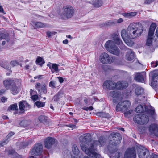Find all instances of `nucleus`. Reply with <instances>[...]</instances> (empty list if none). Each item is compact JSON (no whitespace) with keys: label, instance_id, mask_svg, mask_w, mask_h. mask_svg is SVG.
Here are the masks:
<instances>
[{"label":"nucleus","instance_id":"obj_1","mask_svg":"<svg viewBox=\"0 0 158 158\" xmlns=\"http://www.w3.org/2000/svg\"><path fill=\"white\" fill-rule=\"evenodd\" d=\"M143 29L141 24L133 23L130 24L127 31L125 29L121 31V35L124 40L128 38H135L141 35Z\"/></svg>","mask_w":158,"mask_h":158},{"label":"nucleus","instance_id":"obj_49","mask_svg":"<svg viewBox=\"0 0 158 158\" xmlns=\"http://www.w3.org/2000/svg\"><path fill=\"white\" fill-rule=\"evenodd\" d=\"M8 35V34L0 33V40L5 39Z\"/></svg>","mask_w":158,"mask_h":158},{"label":"nucleus","instance_id":"obj_51","mask_svg":"<svg viewBox=\"0 0 158 158\" xmlns=\"http://www.w3.org/2000/svg\"><path fill=\"white\" fill-rule=\"evenodd\" d=\"M10 64L12 67H14L17 65H18L19 62L15 60L11 61L10 63Z\"/></svg>","mask_w":158,"mask_h":158},{"label":"nucleus","instance_id":"obj_30","mask_svg":"<svg viewBox=\"0 0 158 158\" xmlns=\"http://www.w3.org/2000/svg\"><path fill=\"white\" fill-rule=\"evenodd\" d=\"M36 63L37 64L42 67L43 65L44 64L45 61L41 57H38L36 60Z\"/></svg>","mask_w":158,"mask_h":158},{"label":"nucleus","instance_id":"obj_63","mask_svg":"<svg viewBox=\"0 0 158 158\" xmlns=\"http://www.w3.org/2000/svg\"><path fill=\"white\" fill-rule=\"evenodd\" d=\"M5 40H6L7 42V43H8L9 44H10L11 43L10 37L8 34V35L6 37Z\"/></svg>","mask_w":158,"mask_h":158},{"label":"nucleus","instance_id":"obj_46","mask_svg":"<svg viewBox=\"0 0 158 158\" xmlns=\"http://www.w3.org/2000/svg\"><path fill=\"white\" fill-rule=\"evenodd\" d=\"M153 38L150 37H148L146 44L148 46H150L152 44V41Z\"/></svg>","mask_w":158,"mask_h":158},{"label":"nucleus","instance_id":"obj_37","mask_svg":"<svg viewBox=\"0 0 158 158\" xmlns=\"http://www.w3.org/2000/svg\"><path fill=\"white\" fill-rule=\"evenodd\" d=\"M18 110V106L17 103H15L10 105L8 108V110L10 111L11 110Z\"/></svg>","mask_w":158,"mask_h":158},{"label":"nucleus","instance_id":"obj_45","mask_svg":"<svg viewBox=\"0 0 158 158\" xmlns=\"http://www.w3.org/2000/svg\"><path fill=\"white\" fill-rule=\"evenodd\" d=\"M121 81H119L116 83L115 89L123 90V87Z\"/></svg>","mask_w":158,"mask_h":158},{"label":"nucleus","instance_id":"obj_9","mask_svg":"<svg viewBox=\"0 0 158 158\" xmlns=\"http://www.w3.org/2000/svg\"><path fill=\"white\" fill-rule=\"evenodd\" d=\"M152 78L151 85L153 88H156L158 85V71H154L150 74Z\"/></svg>","mask_w":158,"mask_h":158},{"label":"nucleus","instance_id":"obj_43","mask_svg":"<svg viewBox=\"0 0 158 158\" xmlns=\"http://www.w3.org/2000/svg\"><path fill=\"white\" fill-rule=\"evenodd\" d=\"M32 92H31L30 93V94L31 97V99L34 101H35L37 99H39L38 98V95H32V94L33 93V94H35V93H36V91L32 90Z\"/></svg>","mask_w":158,"mask_h":158},{"label":"nucleus","instance_id":"obj_17","mask_svg":"<svg viewBox=\"0 0 158 158\" xmlns=\"http://www.w3.org/2000/svg\"><path fill=\"white\" fill-rule=\"evenodd\" d=\"M103 85L109 89H115L116 83L110 80H107L104 82Z\"/></svg>","mask_w":158,"mask_h":158},{"label":"nucleus","instance_id":"obj_15","mask_svg":"<svg viewBox=\"0 0 158 158\" xmlns=\"http://www.w3.org/2000/svg\"><path fill=\"white\" fill-rule=\"evenodd\" d=\"M146 76V73L140 72L136 73L134 79L138 82H143L144 81V77Z\"/></svg>","mask_w":158,"mask_h":158},{"label":"nucleus","instance_id":"obj_5","mask_svg":"<svg viewBox=\"0 0 158 158\" xmlns=\"http://www.w3.org/2000/svg\"><path fill=\"white\" fill-rule=\"evenodd\" d=\"M110 135L112 138L110 141V144L113 145H116L120 143L122 137L119 133L112 132Z\"/></svg>","mask_w":158,"mask_h":158},{"label":"nucleus","instance_id":"obj_13","mask_svg":"<svg viewBox=\"0 0 158 158\" xmlns=\"http://www.w3.org/2000/svg\"><path fill=\"white\" fill-rule=\"evenodd\" d=\"M121 46L120 48L121 49L128 51L126 56L127 59L128 61H131L133 60L135 58L134 52L123 44Z\"/></svg>","mask_w":158,"mask_h":158},{"label":"nucleus","instance_id":"obj_4","mask_svg":"<svg viewBox=\"0 0 158 158\" xmlns=\"http://www.w3.org/2000/svg\"><path fill=\"white\" fill-rule=\"evenodd\" d=\"M133 120L139 124H146L149 121V118L148 116L145 114H137L134 117Z\"/></svg>","mask_w":158,"mask_h":158},{"label":"nucleus","instance_id":"obj_62","mask_svg":"<svg viewBox=\"0 0 158 158\" xmlns=\"http://www.w3.org/2000/svg\"><path fill=\"white\" fill-rule=\"evenodd\" d=\"M130 18L136 15L137 13L135 12H131L129 13Z\"/></svg>","mask_w":158,"mask_h":158},{"label":"nucleus","instance_id":"obj_12","mask_svg":"<svg viewBox=\"0 0 158 158\" xmlns=\"http://www.w3.org/2000/svg\"><path fill=\"white\" fill-rule=\"evenodd\" d=\"M19 106L20 113H24L25 110H27L31 108L30 105L26 102V101L22 100L19 102Z\"/></svg>","mask_w":158,"mask_h":158},{"label":"nucleus","instance_id":"obj_11","mask_svg":"<svg viewBox=\"0 0 158 158\" xmlns=\"http://www.w3.org/2000/svg\"><path fill=\"white\" fill-rule=\"evenodd\" d=\"M43 147L40 143L35 144L31 151V154L35 156L40 155L43 152Z\"/></svg>","mask_w":158,"mask_h":158},{"label":"nucleus","instance_id":"obj_2","mask_svg":"<svg viewBox=\"0 0 158 158\" xmlns=\"http://www.w3.org/2000/svg\"><path fill=\"white\" fill-rule=\"evenodd\" d=\"M135 111L139 113L145 112L153 117L156 116L154 108L151 106L148 107L145 104L138 105L135 109Z\"/></svg>","mask_w":158,"mask_h":158},{"label":"nucleus","instance_id":"obj_25","mask_svg":"<svg viewBox=\"0 0 158 158\" xmlns=\"http://www.w3.org/2000/svg\"><path fill=\"white\" fill-rule=\"evenodd\" d=\"M105 143L104 139L103 137H100L98 141L94 140L93 141V144L94 145V147L95 148L96 146L100 144L101 145H103V143Z\"/></svg>","mask_w":158,"mask_h":158},{"label":"nucleus","instance_id":"obj_64","mask_svg":"<svg viewBox=\"0 0 158 158\" xmlns=\"http://www.w3.org/2000/svg\"><path fill=\"white\" fill-rule=\"evenodd\" d=\"M7 98H5L4 97H1V100L2 101V102L3 103L5 101L7 100Z\"/></svg>","mask_w":158,"mask_h":158},{"label":"nucleus","instance_id":"obj_48","mask_svg":"<svg viewBox=\"0 0 158 158\" xmlns=\"http://www.w3.org/2000/svg\"><path fill=\"white\" fill-rule=\"evenodd\" d=\"M156 27V25L155 23H152L151 25L149 30L154 31Z\"/></svg>","mask_w":158,"mask_h":158},{"label":"nucleus","instance_id":"obj_21","mask_svg":"<svg viewBox=\"0 0 158 158\" xmlns=\"http://www.w3.org/2000/svg\"><path fill=\"white\" fill-rule=\"evenodd\" d=\"M111 37L114 40V43H115L117 45H119L122 43V40L117 34L115 33L113 34L112 35Z\"/></svg>","mask_w":158,"mask_h":158},{"label":"nucleus","instance_id":"obj_59","mask_svg":"<svg viewBox=\"0 0 158 158\" xmlns=\"http://www.w3.org/2000/svg\"><path fill=\"white\" fill-rule=\"evenodd\" d=\"M154 0H145L144 4H149L152 3Z\"/></svg>","mask_w":158,"mask_h":158},{"label":"nucleus","instance_id":"obj_58","mask_svg":"<svg viewBox=\"0 0 158 158\" xmlns=\"http://www.w3.org/2000/svg\"><path fill=\"white\" fill-rule=\"evenodd\" d=\"M151 65L152 67H156L158 65V62L157 61H153L152 62H151Z\"/></svg>","mask_w":158,"mask_h":158},{"label":"nucleus","instance_id":"obj_40","mask_svg":"<svg viewBox=\"0 0 158 158\" xmlns=\"http://www.w3.org/2000/svg\"><path fill=\"white\" fill-rule=\"evenodd\" d=\"M146 128L143 126H139L138 127V130L140 134H143L146 131Z\"/></svg>","mask_w":158,"mask_h":158},{"label":"nucleus","instance_id":"obj_55","mask_svg":"<svg viewBox=\"0 0 158 158\" xmlns=\"http://www.w3.org/2000/svg\"><path fill=\"white\" fill-rule=\"evenodd\" d=\"M4 63L5 64H1V66L6 69H8L9 68V67L8 66V63L6 61Z\"/></svg>","mask_w":158,"mask_h":158},{"label":"nucleus","instance_id":"obj_47","mask_svg":"<svg viewBox=\"0 0 158 158\" xmlns=\"http://www.w3.org/2000/svg\"><path fill=\"white\" fill-rule=\"evenodd\" d=\"M121 83L122 85L123 90L125 89L128 86V83L126 81H122L121 82Z\"/></svg>","mask_w":158,"mask_h":158},{"label":"nucleus","instance_id":"obj_54","mask_svg":"<svg viewBox=\"0 0 158 158\" xmlns=\"http://www.w3.org/2000/svg\"><path fill=\"white\" fill-rule=\"evenodd\" d=\"M56 32H50L49 31H48L46 32L47 35L49 37H50L52 35H55Z\"/></svg>","mask_w":158,"mask_h":158},{"label":"nucleus","instance_id":"obj_31","mask_svg":"<svg viewBox=\"0 0 158 158\" xmlns=\"http://www.w3.org/2000/svg\"><path fill=\"white\" fill-rule=\"evenodd\" d=\"M96 114L100 117L102 118H107L108 119H110V118L109 117V115L108 114H106L103 112H98L96 113Z\"/></svg>","mask_w":158,"mask_h":158},{"label":"nucleus","instance_id":"obj_24","mask_svg":"<svg viewBox=\"0 0 158 158\" xmlns=\"http://www.w3.org/2000/svg\"><path fill=\"white\" fill-rule=\"evenodd\" d=\"M107 94L110 96L114 98H117L119 95V92L117 91L114 90L108 92Z\"/></svg>","mask_w":158,"mask_h":158},{"label":"nucleus","instance_id":"obj_18","mask_svg":"<svg viewBox=\"0 0 158 158\" xmlns=\"http://www.w3.org/2000/svg\"><path fill=\"white\" fill-rule=\"evenodd\" d=\"M4 87L7 89H9L10 87L15 83L14 79L11 78H7L3 81Z\"/></svg>","mask_w":158,"mask_h":158},{"label":"nucleus","instance_id":"obj_33","mask_svg":"<svg viewBox=\"0 0 158 158\" xmlns=\"http://www.w3.org/2000/svg\"><path fill=\"white\" fill-rule=\"evenodd\" d=\"M123 102H121L118 103L116 107V110L117 112L120 111H123Z\"/></svg>","mask_w":158,"mask_h":158},{"label":"nucleus","instance_id":"obj_44","mask_svg":"<svg viewBox=\"0 0 158 158\" xmlns=\"http://www.w3.org/2000/svg\"><path fill=\"white\" fill-rule=\"evenodd\" d=\"M35 103L38 108L44 107L45 105V102H41L39 101L36 102Z\"/></svg>","mask_w":158,"mask_h":158},{"label":"nucleus","instance_id":"obj_22","mask_svg":"<svg viewBox=\"0 0 158 158\" xmlns=\"http://www.w3.org/2000/svg\"><path fill=\"white\" fill-rule=\"evenodd\" d=\"M19 86L18 87L17 86L15 83L9 89L10 90L11 93L14 95H15L17 94L19 91L20 85H19Z\"/></svg>","mask_w":158,"mask_h":158},{"label":"nucleus","instance_id":"obj_38","mask_svg":"<svg viewBox=\"0 0 158 158\" xmlns=\"http://www.w3.org/2000/svg\"><path fill=\"white\" fill-rule=\"evenodd\" d=\"M116 23V21L115 20H110L104 23L103 25L106 26H110L115 24Z\"/></svg>","mask_w":158,"mask_h":158},{"label":"nucleus","instance_id":"obj_42","mask_svg":"<svg viewBox=\"0 0 158 158\" xmlns=\"http://www.w3.org/2000/svg\"><path fill=\"white\" fill-rule=\"evenodd\" d=\"M131 38L127 39L124 40L126 44L130 47L132 46L134 44V42L131 40ZM131 39H132L133 38Z\"/></svg>","mask_w":158,"mask_h":158},{"label":"nucleus","instance_id":"obj_10","mask_svg":"<svg viewBox=\"0 0 158 158\" xmlns=\"http://www.w3.org/2000/svg\"><path fill=\"white\" fill-rule=\"evenodd\" d=\"M80 142L84 143L88 145L93 144L91 140V137L90 133H86L81 135L79 138Z\"/></svg>","mask_w":158,"mask_h":158},{"label":"nucleus","instance_id":"obj_14","mask_svg":"<svg viewBox=\"0 0 158 158\" xmlns=\"http://www.w3.org/2000/svg\"><path fill=\"white\" fill-rule=\"evenodd\" d=\"M136 153L135 147L128 148L125 152L124 158H136Z\"/></svg>","mask_w":158,"mask_h":158},{"label":"nucleus","instance_id":"obj_8","mask_svg":"<svg viewBox=\"0 0 158 158\" xmlns=\"http://www.w3.org/2000/svg\"><path fill=\"white\" fill-rule=\"evenodd\" d=\"M74 9L71 6H65L63 8V15L67 18H71L74 15Z\"/></svg>","mask_w":158,"mask_h":158},{"label":"nucleus","instance_id":"obj_6","mask_svg":"<svg viewBox=\"0 0 158 158\" xmlns=\"http://www.w3.org/2000/svg\"><path fill=\"white\" fill-rule=\"evenodd\" d=\"M100 62L103 64H110L113 62L112 57L107 53L104 52L102 53L99 57Z\"/></svg>","mask_w":158,"mask_h":158},{"label":"nucleus","instance_id":"obj_23","mask_svg":"<svg viewBox=\"0 0 158 158\" xmlns=\"http://www.w3.org/2000/svg\"><path fill=\"white\" fill-rule=\"evenodd\" d=\"M96 150L94 148L89 156L91 158H101V156L96 152Z\"/></svg>","mask_w":158,"mask_h":158},{"label":"nucleus","instance_id":"obj_56","mask_svg":"<svg viewBox=\"0 0 158 158\" xmlns=\"http://www.w3.org/2000/svg\"><path fill=\"white\" fill-rule=\"evenodd\" d=\"M40 86L41 84L39 83H37L35 85V87L38 91V92H40Z\"/></svg>","mask_w":158,"mask_h":158},{"label":"nucleus","instance_id":"obj_28","mask_svg":"<svg viewBox=\"0 0 158 158\" xmlns=\"http://www.w3.org/2000/svg\"><path fill=\"white\" fill-rule=\"evenodd\" d=\"M32 142V140H28L25 142H22L20 143L21 148H24L29 144H31Z\"/></svg>","mask_w":158,"mask_h":158},{"label":"nucleus","instance_id":"obj_36","mask_svg":"<svg viewBox=\"0 0 158 158\" xmlns=\"http://www.w3.org/2000/svg\"><path fill=\"white\" fill-rule=\"evenodd\" d=\"M40 92H39V94H40V95H39L40 97H41V92H42L44 94H46L47 93V88L46 85L45 84H44L41 85V88L40 89Z\"/></svg>","mask_w":158,"mask_h":158},{"label":"nucleus","instance_id":"obj_32","mask_svg":"<svg viewBox=\"0 0 158 158\" xmlns=\"http://www.w3.org/2000/svg\"><path fill=\"white\" fill-rule=\"evenodd\" d=\"M72 151L74 155L78 156L80 153V151L76 144L73 146Z\"/></svg>","mask_w":158,"mask_h":158},{"label":"nucleus","instance_id":"obj_7","mask_svg":"<svg viewBox=\"0 0 158 158\" xmlns=\"http://www.w3.org/2000/svg\"><path fill=\"white\" fill-rule=\"evenodd\" d=\"M136 149L139 158H147L149 156V152L145 147L140 146Z\"/></svg>","mask_w":158,"mask_h":158},{"label":"nucleus","instance_id":"obj_3","mask_svg":"<svg viewBox=\"0 0 158 158\" xmlns=\"http://www.w3.org/2000/svg\"><path fill=\"white\" fill-rule=\"evenodd\" d=\"M105 47L106 49L111 53L116 56L119 55L120 50L114 44L113 41L109 40L107 41L105 44Z\"/></svg>","mask_w":158,"mask_h":158},{"label":"nucleus","instance_id":"obj_27","mask_svg":"<svg viewBox=\"0 0 158 158\" xmlns=\"http://www.w3.org/2000/svg\"><path fill=\"white\" fill-rule=\"evenodd\" d=\"M123 111H125L128 110L131 105L130 102L128 100H126L123 102Z\"/></svg>","mask_w":158,"mask_h":158},{"label":"nucleus","instance_id":"obj_26","mask_svg":"<svg viewBox=\"0 0 158 158\" xmlns=\"http://www.w3.org/2000/svg\"><path fill=\"white\" fill-rule=\"evenodd\" d=\"M64 94L63 92L62 91H59L56 95L53 97L54 100L55 101H58L59 99L62 98Z\"/></svg>","mask_w":158,"mask_h":158},{"label":"nucleus","instance_id":"obj_57","mask_svg":"<svg viewBox=\"0 0 158 158\" xmlns=\"http://www.w3.org/2000/svg\"><path fill=\"white\" fill-rule=\"evenodd\" d=\"M133 110H129L128 111H127L124 113V116L125 117L127 116L129 114H131L133 112Z\"/></svg>","mask_w":158,"mask_h":158},{"label":"nucleus","instance_id":"obj_60","mask_svg":"<svg viewBox=\"0 0 158 158\" xmlns=\"http://www.w3.org/2000/svg\"><path fill=\"white\" fill-rule=\"evenodd\" d=\"M154 31H150L149 30L148 33V37H152V36L154 34Z\"/></svg>","mask_w":158,"mask_h":158},{"label":"nucleus","instance_id":"obj_61","mask_svg":"<svg viewBox=\"0 0 158 158\" xmlns=\"http://www.w3.org/2000/svg\"><path fill=\"white\" fill-rule=\"evenodd\" d=\"M15 133L14 132L11 131L8 134V135L6 136V137L7 138V139H8L12 136Z\"/></svg>","mask_w":158,"mask_h":158},{"label":"nucleus","instance_id":"obj_35","mask_svg":"<svg viewBox=\"0 0 158 158\" xmlns=\"http://www.w3.org/2000/svg\"><path fill=\"white\" fill-rule=\"evenodd\" d=\"M102 4L103 2L102 0H96L93 2V5L95 7H99Z\"/></svg>","mask_w":158,"mask_h":158},{"label":"nucleus","instance_id":"obj_34","mask_svg":"<svg viewBox=\"0 0 158 158\" xmlns=\"http://www.w3.org/2000/svg\"><path fill=\"white\" fill-rule=\"evenodd\" d=\"M33 25L37 28H43L45 26V24L40 22H33Z\"/></svg>","mask_w":158,"mask_h":158},{"label":"nucleus","instance_id":"obj_20","mask_svg":"<svg viewBox=\"0 0 158 158\" xmlns=\"http://www.w3.org/2000/svg\"><path fill=\"white\" fill-rule=\"evenodd\" d=\"M144 90L143 88L139 86L135 88V94L137 96L140 95V97H142L141 99H142L143 98H145V96L143 95L144 94Z\"/></svg>","mask_w":158,"mask_h":158},{"label":"nucleus","instance_id":"obj_29","mask_svg":"<svg viewBox=\"0 0 158 158\" xmlns=\"http://www.w3.org/2000/svg\"><path fill=\"white\" fill-rule=\"evenodd\" d=\"M158 129L157 125L154 124H151L149 128V130L151 133H154L155 131Z\"/></svg>","mask_w":158,"mask_h":158},{"label":"nucleus","instance_id":"obj_52","mask_svg":"<svg viewBox=\"0 0 158 158\" xmlns=\"http://www.w3.org/2000/svg\"><path fill=\"white\" fill-rule=\"evenodd\" d=\"M112 158H122V154L119 152H117L115 156H113Z\"/></svg>","mask_w":158,"mask_h":158},{"label":"nucleus","instance_id":"obj_39","mask_svg":"<svg viewBox=\"0 0 158 158\" xmlns=\"http://www.w3.org/2000/svg\"><path fill=\"white\" fill-rule=\"evenodd\" d=\"M38 119L41 123H45L47 121V117L44 115H41L39 117Z\"/></svg>","mask_w":158,"mask_h":158},{"label":"nucleus","instance_id":"obj_50","mask_svg":"<svg viewBox=\"0 0 158 158\" xmlns=\"http://www.w3.org/2000/svg\"><path fill=\"white\" fill-rule=\"evenodd\" d=\"M27 120H23L20 123V125L22 127H26L27 125Z\"/></svg>","mask_w":158,"mask_h":158},{"label":"nucleus","instance_id":"obj_16","mask_svg":"<svg viewBox=\"0 0 158 158\" xmlns=\"http://www.w3.org/2000/svg\"><path fill=\"white\" fill-rule=\"evenodd\" d=\"M55 142V140L51 137H48L45 139L44 145L45 147L47 149L50 148Z\"/></svg>","mask_w":158,"mask_h":158},{"label":"nucleus","instance_id":"obj_19","mask_svg":"<svg viewBox=\"0 0 158 158\" xmlns=\"http://www.w3.org/2000/svg\"><path fill=\"white\" fill-rule=\"evenodd\" d=\"M80 146L82 150L85 152V153L88 156L89 155V154H90L91 152L94 148V145L92 143L90 144L89 148H87L86 145L83 143H81L80 144Z\"/></svg>","mask_w":158,"mask_h":158},{"label":"nucleus","instance_id":"obj_41","mask_svg":"<svg viewBox=\"0 0 158 158\" xmlns=\"http://www.w3.org/2000/svg\"><path fill=\"white\" fill-rule=\"evenodd\" d=\"M59 65L56 64H52L51 68V71L52 73H54L56 71H58Z\"/></svg>","mask_w":158,"mask_h":158},{"label":"nucleus","instance_id":"obj_53","mask_svg":"<svg viewBox=\"0 0 158 158\" xmlns=\"http://www.w3.org/2000/svg\"><path fill=\"white\" fill-rule=\"evenodd\" d=\"M49 86L52 88L56 87L55 82L54 81H51L49 83Z\"/></svg>","mask_w":158,"mask_h":158}]
</instances>
